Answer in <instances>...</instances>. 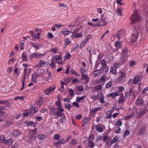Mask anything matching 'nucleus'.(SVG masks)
Masks as SVG:
<instances>
[{"mask_svg": "<svg viewBox=\"0 0 148 148\" xmlns=\"http://www.w3.org/2000/svg\"><path fill=\"white\" fill-rule=\"evenodd\" d=\"M4 143L6 145H10L12 144L13 141L11 139H9L6 140L4 141Z\"/></svg>", "mask_w": 148, "mask_h": 148, "instance_id": "bb28decb", "label": "nucleus"}, {"mask_svg": "<svg viewBox=\"0 0 148 148\" xmlns=\"http://www.w3.org/2000/svg\"><path fill=\"white\" fill-rule=\"evenodd\" d=\"M101 69L103 73L106 74L107 73L109 70V67L107 66L103 67Z\"/></svg>", "mask_w": 148, "mask_h": 148, "instance_id": "cd10ccee", "label": "nucleus"}, {"mask_svg": "<svg viewBox=\"0 0 148 148\" xmlns=\"http://www.w3.org/2000/svg\"><path fill=\"white\" fill-rule=\"evenodd\" d=\"M30 134H37V128H36L34 130H30Z\"/></svg>", "mask_w": 148, "mask_h": 148, "instance_id": "49530a36", "label": "nucleus"}, {"mask_svg": "<svg viewBox=\"0 0 148 148\" xmlns=\"http://www.w3.org/2000/svg\"><path fill=\"white\" fill-rule=\"evenodd\" d=\"M54 58L57 61H60L62 59L61 55H56L54 56Z\"/></svg>", "mask_w": 148, "mask_h": 148, "instance_id": "c85d7f7f", "label": "nucleus"}, {"mask_svg": "<svg viewBox=\"0 0 148 148\" xmlns=\"http://www.w3.org/2000/svg\"><path fill=\"white\" fill-rule=\"evenodd\" d=\"M123 0H116V3L117 4L122 5L123 4L122 2Z\"/></svg>", "mask_w": 148, "mask_h": 148, "instance_id": "e2e57ef3", "label": "nucleus"}, {"mask_svg": "<svg viewBox=\"0 0 148 148\" xmlns=\"http://www.w3.org/2000/svg\"><path fill=\"white\" fill-rule=\"evenodd\" d=\"M62 116V117L60 119V121L61 123H64L65 122L66 118L65 114L63 115Z\"/></svg>", "mask_w": 148, "mask_h": 148, "instance_id": "58836bf2", "label": "nucleus"}, {"mask_svg": "<svg viewBox=\"0 0 148 148\" xmlns=\"http://www.w3.org/2000/svg\"><path fill=\"white\" fill-rule=\"evenodd\" d=\"M135 28V29L132 35L129 38L130 40L132 42L136 41L138 38V34L139 32V30L136 27Z\"/></svg>", "mask_w": 148, "mask_h": 148, "instance_id": "7ed1b4c3", "label": "nucleus"}, {"mask_svg": "<svg viewBox=\"0 0 148 148\" xmlns=\"http://www.w3.org/2000/svg\"><path fill=\"white\" fill-rule=\"evenodd\" d=\"M21 134V133L19 130H14L12 135L14 136L17 137L19 136Z\"/></svg>", "mask_w": 148, "mask_h": 148, "instance_id": "4468645a", "label": "nucleus"}, {"mask_svg": "<svg viewBox=\"0 0 148 148\" xmlns=\"http://www.w3.org/2000/svg\"><path fill=\"white\" fill-rule=\"evenodd\" d=\"M86 97V96L84 95L80 97H77L76 98V101L77 102H80L82 100H83Z\"/></svg>", "mask_w": 148, "mask_h": 148, "instance_id": "e433bc0d", "label": "nucleus"}, {"mask_svg": "<svg viewBox=\"0 0 148 148\" xmlns=\"http://www.w3.org/2000/svg\"><path fill=\"white\" fill-rule=\"evenodd\" d=\"M6 108L4 106H0V117L2 116L3 115L7 116L8 114L5 111H3L5 110Z\"/></svg>", "mask_w": 148, "mask_h": 148, "instance_id": "1a4fd4ad", "label": "nucleus"}, {"mask_svg": "<svg viewBox=\"0 0 148 148\" xmlns=\"http://www.w3.org/2000/svg\"><path fill=\"white\" fill-rule=\"evenodd\" d=\"M43 102V99L42 98H40L38 99L36 102V104L38 106H40Z\"/></svg>", "mask_w": 148, "mask_h": 148, "instance_id": "6ab92c4d", "label": "nucleus"}, {"mask_svg": "<svg viewBox=\"0 0 148 148\" xmlns=\"http://www.w3.org/2000/svg\"><path fill=\"white\" fill-rule=\"evenodd\" d=\"M48 108L50 109V114L51 115L53 116H55L56 115V112L54 107H53L51 105H49L48 106Z\"/></svg>", "mask_w": 148, "mask_h": 148, "instance_id": "9d476101", "label": "nucleus"}, {"mask_svg": "<svg viewBox=\"0 0 148 148\" xmlns=\"http://www.w3.org/2000/svg\"><path fill=\"white\" fill-rule=\"evenodd\" d=\"M88 145L91 148H93L95 146L94 144L92 141H89Z\"/></svg>", "mask_w": 148, "mask_h": 148, "instance_id": "680f3d73", "label": "nucleus"}, {"mask_svg": "<svg viewBox=\"0 0 148 148\" xmlns=\"http://www.w3.org/2000/svg\"><path fill=\"white\" fill-rule=\"evenodd\" d=\"M128 50L127 48L124 47L122 49V51L121 54V56L120 58V61L122 63H124L127 60V54Z\"/></svg>", "mask_w": 148, "mask_h": 148, "instance_id": "f03ea898", "label": "nucleus"}, {"mask_svg": "<svg viewBox=\"0 0 148 148\" xmlns=\"http://www.w3.org/2000/svg\"><path fill=\"white\" fill-rule=\"evenodd\" d=\"M132 113L131 114L133 115V116L136 114L137 112L136 109L134 108L132 110Z\"/></svg>", "mask_w": 148, "mask_h": 148, "instance_id": "bf43d9fd", "label": "nucleus"}, {"mask_svg": "<svg viewBox=\"0 0 148 148\" xmlns=\"http://www.w3.org/2000/svg\"><path fill=\"white\" fill-rule=\"evenodd\" d=\"M97 126L96 127V129L97 130L100 132H102L103 131V130L102 128L99 126H97Z\"/></svg>", "mask_w": 148, "mask_h": 148, "instance_id": "ea45409f", "label": "nucleus"}, {"mask_svg": "<svg viewBox=\"0 0 148 148\" xmlns=\"http://www.w3.org/2000/svg\"><path fill=\"white\" fill-rule=\"evenodd\" d=\"M82 78L83 79H84L85 80V81L84 82L85 84H87L88 82L89 78L88 77L86 74L84 75L83 76H82Z\"/></svg>", "mask_w": 148, "mask_h": 148, "instance_id": "5701e85b", "label": "nucleus"}, {"mask_svg": "<svg viewBox=\"0 0 148 148\" xmlns=\"http://www.w3.org/2000/svg\"><path fill=\"white\" fill-rule=\"evenodd\" d=\"M146 112L145 108H140L139 110V113L141 115H144Z\"/></svg>", "mask_w": 148, "mask_h": 148, "instance_id": "7c9ffc66", "label": "nucleus"}, {"mask_svg": "<svg viewBox=\"0 0 148 148\" xmlns=\"http://www.w3.org/2000/svg\"><path fill=\"white\" fill-rule=\"evenodd\" d=\"M30 108L31 110H34V113L37 112L38 111V108L34 106L31 105L30 106Z\"/></svg>", "mask_w": 148, "mask_h": 148, "instance_id": "c9c22d12", "label": "nucleus"}, {"mask_svg": "<svg viewBox=\"0 0 148 148\" xmlns=\"http://www.w3.org/2000/svg\"><path fill=\"white\" fill-rule=\"evenodd\" d=\"M138 11L137 10H135L130 17L131 24L133 26H134L135 27L134 25L137 22L140 21V16L138 14Z\"/></svg>", "mask_w": 148, "mask_h": 148, "instance_id": "f257e3e1", "label": "nucleus"}, {"mask_svg": "<svg viewBox=\"0 0 148 148\" xmlns=\"http://www.w3.org/2000/svg\"><path fill=\"white\" fill-rule=\"evenodd\" d=\"M94 135L92 134H90L89 137V141H92L94 140Z\"/></svg>", "mask_w": 148, "mask_h": 148, "instance_id": "338daca9", "label": "nucleus"}, {"mask_svg": "<svg viewBox=\"0 0 148 148\" xmlns=\"http://www.w3.org/2000/svg\"><path fill=\"white\" fill-rule=\"evenodd\" d=\"M102 110V108L101 107H99L96 108L92 109L90 111V112L92 113H95L97 112L98 111H101Z\"/></svg>", "mask_w": 148, "mask_h": 148, "instance_id": "412c9836", "label": "nucleus"}, {"mask_svg": "<svg viewBox=\"0 0 148 148\" xmlns=\"http://www.w3.org/2000/svg\"><path fill=\"white\" fill-rule=\"evenodd\" d=\"M87 42V41L84 39L80 43L79 45V48L80 49L82 48L86 45Z\"/></svg>", "mask_w": 148, "mask_h": 148, "instance_id": "b1692460", "label": "nucleus"}, {"mask_svg": "<svg viewBox=\"0 0 148 148\" xmlns=\"http://www.w3.org/2000/svg\"><path fill=\"white\" fill-rule=\"evenodd\" d=\"M30 134L32 138L31 140V141H30V142L32 143V141H33L34 140L36 136L35 135V134Z\"/></svg>", "mask_w": 148, "mask_h": 148, "instance_id": "de8ad7c7", "label": "nucleus"}, {"mask_svg": "<svg viewBox=\"0 0 148 148\" xmlns=\"http://www.w3.org/2000/svg\"><path fill=\"white\" fill-rule=\"evenodd\" d=\"M56 105L57 107V109L60 112H63L64 109L62 108V105L60 101L56 102Z\"/></svg>", "mask_w": 148, "mask_h": 148, "instance_id": "9b49d317", "label": "nucleus"}, {"mask_svg": "<svg viewBox=\"0 0 148 148\" xmlns=\"http://www.w3.org/2000/svg\"><path fill=\"white\" fill-rule=\"evenodd\" d=\"M47 137L45 134H39L38 135V138L41 140H43L45 139Z\"/></svg>", "mask_w": 148, "mask_h": 148, "instance_id": "a878e982", "label": "nucleus"}, {"mask_svg": "<svg viewBox=\"0 0 148 148\" xmlns=\"http://www.w3.org/2000/svg\"><path fill=\"white\" fill-rule=\"evenodd\" d=\"M121 62V63H115L114 64V67H115V68L116 69L117 68H118V67H119L120 66H121V64L122 63L121 62V61H120Z\"/></svg>", "mask_w": 148, "mask_h": 148, "instance_id": "052dcab7", "label": "nucleus"}, {"mask_svg": "<svg viewBox=\"0 0 148 148\" xmlns=\"http://www.w3.org/2000/svg\"><path fill=\"white\" fill-rule=\"evenodd\" d=\"M71 57V55L69 53H67L65 56L63 57V58L64 59V60H68L69 58H70Z\"/></svg>", "mask_w": 148, "mask_h": 148, "instance_id": "4c0bfd02", "label": "nucleus"}, {"mask_svg": "<svg viewBox=\"0 0 148 148\" xmlns=\"http://www.w3.org/2000/svg\"><path fill=\"white\" fill-rule=\"evenodd\" d=\"M99 95L98 93L97 94V96L99 98V100H100V103H104L105 102V101L104 100V98L103 95L102 94L101 92L100 93V95L99 96H98Z\"/></svg>", "mask_w": 148, "mask_h": 148, "instance_id": "aec40b11", "label": "nucleus"}, {"mask_svg": "<svg viewBox=\"0 0 148 148\" xmlns=\"http://www.w3.org/2000/svg\"><path fill=\"white\" fill-rule=\"evenodd\" d=\"M102 87L101 85H99L95 87V88L97 91L101 90L102 89Z\"/></svg>", "mask_w": 148, "mask_h": 148, "instance_id": "a18cd8bd", "label": "nucleus"}, {"mask_svg": "<svg viewBox=\"0 0 148 148\" xmlns=\"http://www.w3.org/2000/svg\"><path fill=\"white\" fill-rule=\"evenodd\" d=\"M125 100V99L124 97L123 94H121L119 99L118 103H123Z\"/></svg>", "mask_w": 148, "mask_h": 148, "instance_id": "a211bd4d", "label": "nucleus"}, {"mask_svg": "<svg viewBox=\"0 0 148 148\" xmlns=\"http://www.w3.org/2000/svg\"><path fill=\"white\" fill-rule=\"evenodd\" d=\"M146 130V128L145 127H143L140 129V131L139 132L138 134H142L144 133Z\"/></svg>", "mask_w": 148, "mask_h": 148, "instance_id": "37998d69", "label": "nucleus"}, {"mask_svg": "<svg viewBox=\"0 0 148 148\" xmlns=\"http://www.w3.org/2000/svg\"><path fill=\"white\" fill-rule=\"evenodd\" d=\"M144 13L145 15L148 18V6L145 8L144 9Z\"/></svg>", "mask_w": 148, "mask_h": 148, "instance_id": "603ef678", "label": "nucleus"}, {"mask_svg": "<svg viewBox=\"0 0 148 148\" xmlns=\"http://www.w3.org/2000/svg\"><path fill=\"white\" fill-rule=\"evenodd\" d=\"M71 73L73 75L77 76L79 77L80 76V75L79 74H77V72L75 71L74 70H73L72 69L71 71Z\"/></svg>", "mask_w": 148, "mask_h": 148, "instance_id": "4d7b16f0", "label": "nucleus"}, {"mask_svg": "<svg viewBox=\"0 0 148 148\" xmlns=\"http://www.w3.org/2000/svg\"><path fill=\"white\" fill-rule=\"evenodd\" d=\"M92 38V37L91 35L90 34L87 35L86 37L84 39L87 41L88 42V40L91 39Z\"/></svg>", "mask_w": 148, "mask_h": 148, "instance_id": "09e8293b", "label": "nucleus"}, {"mask_svg": "<svg viewBox=\"0 0 148 148\" xmlns=\"http://www.w3.org/2000/svg\"><path fill=\"white\" fill-rule=\"evenodd\" d=\"M66 140L64 139H61L58 140L57 143L58 144H65L66 143Z\"/></svg>", "mask_w": 148, "mask_h": 148, "instance_id": "72a5a7b5", "label": "nucleus"}, {"mask_svg": "<svg viewBox=\"0 0 148 148\" xmlns=\"http://www.w3.org/2000/svg\"><path fill=\"white\" fill-rule=\"evenodd\" d=\"M38 77V75L36 73H34L32 75V82L34 83H36L37 81V79Z\"/></svg>", "mask_w": 148, "mask_h": 148, "instance_id": "ddd939ff", "label": "nucleus"}, {"mask_svg": "<svg viewBox=\"0 0 148 148\" xmlns=\"http://www.w3.org/2000/svg\"><path fill=\"white\" fill-rule=\"evenodd\" d=\"M117 15L121 16L122 15V10L121 8H118L117 10Z\"/></svg>", "mask_w": 148, "mask_h": 148, "instance_id": "864d4df0", "label": "nucleus"}, {"mask_svg": "<svg viewBox=\"0 0 148 148\" xmlns=\"http://www.w3.org/2000/svg\"><path fill=\"white\" fill-rule=\"evenodd\" d=\"M118 137L117 136H115L111 141V143L113 144L114 143H116L118 141Z\"/></svg>", "mask_w": 148, "mask_h": 148, "instance_id": "a19ab883", "label": "nucleus"}, {"mask_svg": "<svg viewBox=\"0 0 148 148\" xmlns=\"http://www.w3.org/2000/svg\"><path fill=\"white\" fill-rule=\"evenodd\" d=\"M135 91L134 90V88H132L131 89H130L129 90V91L128 92H129L130 94L131 95V96H135Z\"/></svg>", "mask_w": 148, "mask_h": 148, "instance_id": "2f4dec72", "label": "nucleus"}, {"mask_svg": "<svg viewBox=\"0 0 148 148\" xmlns=\"http://www.w3.org/2000/svg\"><path fill=\"white\" fill-rule=\"evenodd\" d=\"M107 24V22L106 21V19L103 17V15H101V18L99 19V21L97 24V27H101L106 25Z\"/></svg>", "mask_w": 148, "mask_h": 148, "instance_id": "39448f33", "label": "nucleus"}, {"mask_svg": "<svg viewBox=\"0 0 148 148\" xmlns=\"http://www.w3.org/2000/svg\"><path fill=\"white\" fill-rule=\"evenodd\" d=\"M83 36V34L82 33H77L76 34L75 37L76 38H78L82 37Z\"/></svg>", "mask_w": 148, "mask_h": 148, "instance_id": "3c124183", "label": "nucleus"}, {"mask_svg": "<svg viewBox=\"0 0 148 148\" xmlns=\"http://www.w3.org/2000/svg\"><path fill=\"white\" fill-rule=\"evenodd\" d=\"M120 75L117 78V81L121 83L123 81V78L126 76V74L123 71L120 72Z\"/></svg>", "mask_w": 148, "mask_h": 148, "instance_id": "0eeeda50", "label": "nucleus"}, {"mask_svg": "<svg viewBox=\"0 0 148 148\" xmlns=\"http://www.w3.org/2000/svg\"><path fill=\"white\" fill-rule=\"evenodd\" d=\"M107 97H111L113 99H114L116 97L114 92L107 95Z\"/></svg>", "mask_w": 148, "mask_h": 148, "instance_id": "c03bdc74", "label": "nucleus"}, {"mask_svg": "<svg viewBox=\"0 0 148 148\" xmlns=\"http://www.w3.org/2000/svg\"><path fill=\"white\" fill-rule=\"evenodd\" d=\"M115 45L118 48H120L122 47L121 41L119 40L115 42Z\"/></svg>", "mask_w": 148, "mask_h": 148, "instance_id": "4be33fe9", "label": "nucleus"}, {"mask_svg": "<svg viewBox=\"0 0 148 148\" xmlns=\"http://www.w3.org/2000/svg\"><path fill=\"white\" fill-rule=\"evenodd\" d=\"M58 51V49L56 48H53L51 49L50 51L51 52H52L53 53H57V52Z\"/></svg>", "mask_w": 148, "mask_h": 148, "instance_id": "774afa93", "label": "nucleus"}, {"mask_svg": "<svg viewBox=\"0 0 148 148\" xmlns=\"http://www.w3.org/2000/svg\"><path fill=\"white\" fill-rule=\"evenodd\" d=\"M22 59L23 62L27 61L28 60L26 54L25 52H23L22 54Z\"/></svg>", "mask_w": 148, "mask_h": 148, "instance_id": "393cba45", "label": "nucleus"}, {"mask_svg": "<svg viewBox=\"0 0 148 148\" xmlns=\"http://www.w3.org/2000/svg\"><path fill=\"white\" fill-rule=\"evenodd\" d=\"M36 52H35L34 53H32L30 54L29 56L30 58L32 59L34 58H36L35 55H36Z\"/></svg>", "mask_w": 148, "mask_h": 148, "instance_id": "69168bd1", "label": "nucleus"}, {"mask_svg": "<svg viewBox=\"0 0 148 148\" xmlns=\"http://www.w3.org/2000/svg\"><path fill=\"white\" fill-rule=\"evenodd\" d=\"M44 77L45 79L47 81H48L51 78V75L50 73L49 72H47V73L45 74Z\"/></svg>", "mask_w": 148, "mask_h": 148, "instance_id": "f3484780", "label": "nucleus"}, {"mask_svg": "<svg viewBox=\"0 0 148 148\" xmlns=\"http://www.w3.org/2000/svg\"><path fill=\"white\" fill-rule=\"evenodd\" d=\"M122 32L121 30L118 31L117 33L114 35V37L115 38H117L118 39L120 40L122 38Z\"/></svg>", "mask_w": 148, "mask_h": 148, "instance_id": "f8f14e48", "label": "nucleus"}, {"mask_svg": "<svg viewBox=\"0 0 148 148\" xmlns=\"http://www.w3.org/2000/svg\"><path fill=\"white\" fill-rule=\"evenodd\" d=\"M88 119L87 117H85L83 119L82 122L83 124L82 126H84L85 125H86L88 122Z\"/></svg>", "mask_w": 148, "mask_h": 148, "instance_id": "c756f323", "label": "nucleus"}, {"mask_svg": "<svg viewBox=\"0 0 148 148\" xmlns=\"http://www.w3.org/2000/svg\"><path fill=\"white\" fill-rule=\"evenodd\" d=\"M56 88V86L53 85L45 89L44 92L47 95H49L51 94V93Z\"/></svg>", "mask_w": 148, "mask_h": 148, "instance_id": "20e7f679", "label": "nucleus"}, {"mask_svg": "<svg viewBox=\"0 0 148 148\" xmlns=\"http://www.w3.org/2000/svg\"><path fill=\"white\" fill-rule=\"evenodd\" d=\"M112 84V82L111 81H109L107 82L106 85V88H110Z\"/></svg>", "mask_w": 148, "mask_h": 148, "instance_id": "473e14b6", "label": "nucleus"}, {"mask_svg": "<svg viewBox=\"0 0 148 148\" xmlns=\"http://www.w3.org/2000/svg\"><path fill=\"white\" fill-rule=\"evenodd\" d=\"M101 72L100 70L97 69L96 70L93 74V77L94 78H97L99 77L101 75Z\"/></svg>", "mask_w": 148, "mask_h": 148, "instance_id": "2eb2a0df", "label": "nucleus"}, {"mask_svg": "<svg viewBox=\"0 0 148 148\" xmlns=\"http://www.w3.org/2000/svg\"><path fill=\"white\" fill-rule=\"evenodd\" d=\"M48 62L41 60L40 61L38 64L37 66L38 67H47L49 65Z\"/></svg>", "mask_w": 148, "mask_h": 148, "instance_id": "423d86ee", "label": "nucleus"}, {"mask_svg": "<svg viewBox=\"0 0 148 148\" xmlns=\"http://www.w3.org/2000/svg\"><path fill=\"white\" fill-rule=\"evenodd\" d=\"M62 112H60L59 111H57L56 112V114H57V116H63V115L65 114L64 113Z\"/></svg>", "mask_w": 148, "mask_h": 148, "instance_id": "6e6d98bb", "label": "nucleus"}, {"mask_svg": "<svg viewBox=\"0 0 148 148\" xmlns=\"http://www.w3.org/2000/svg\"><path fill=\"white\" fill-rule=\"evenodd\" d=\"M139 80V76H136L133 80V82L135 84H136L137 83Z\"/></svg>", "mask_w": 148, "mask_h": 148, "instance_id": "79ce46f5", "label": "nucleus"}, {"mask_svg": "<svg viewBox=\"0 0 148 148\" xmlns=\"http://www.w3.org/2000/svg\"><path fill=\"white\" fill-rule=\"evenodd\" d=\"M61 33L65 36H67L69 34L70 32L69 31H61Z\"/></svg>", "mask_w": 148, "mask_h": 148, "instance_id": "8fccbe9b", "label": "nucleus"}, {"mask_svg": "<svg viewBox=\"0 0 148 148\" xmlns=\"http://www.w3.org/2000/svg\"><path fill=\"white\" fill-rule=\"evenodd\" d=\"M130 134V132L129 130H126L124 132L123 135V137H125V136L128 135Z\"/></svg>", "mask_w": 148, "mask_h": 148, "instance_id": "0e129e2a", "label": "nucleus"}, {"mask_svg": "<svg viewBox=\"0 0 148 148\" xmlns=\"http://www.w3.org/2000/svg\"><path fill=\"white\" fill-rule=\"evenodd\" d=\"M116 68L115 67H112L110 69V71L114 75H115L116 73Z\"/></svg>", "mask_w": 148, "mask_h": 148, "instance_id": "f704fd0d", "label": "nucleus"}, {"mask_svg": "<svg viewBox=\"0 0 148 148\" xmlns=\"http://www.w3.org/2000/svg\"><path fill=\"white\" fill-rule=\"evenodd\" d=\"M5 101H7V102L5 103V105L8 107L10 108L12 107V104L8 102L9 101L6 100Z\"/></svg>", "mask_w": 148, "mask_h": 148, "instance_id": "5fc2aeb1", "label": "nucleus"}, {"mask_svg": "<svg viewBox=\"0 0 148 148\" xmlns=\"http://www.w3.org/2000/svg\"><path fill=\"white\" fill-rule=\"evenodd\" d=\"M80 72L82 73V76H83L84 75L86 74H84V73L86 72V70L84 68H81L80 69Z\"/></svg>", "mask_w": 148, "mask_h": 148, "instance_id": "13d9d810", "label": "nucleus"}, {"mask_svg": "<svg viewBox=\"0 0 148 148\" xmlns=\"http://www.w3.org/2000/svg\"><path fill=\"white\" fill-rule=\"evenodd\" d=\"M46 54L44 53L43 54H41L38 52H36L35 57L36 58H42L45 56Z\"/></svg>", "mask_w": 148, "mask_h": 148, "instance_id": "dca6fc26", "label": "nucleus"}, {"mask_svg": "<svg viewBox=\"0 0 148 148\" xmlns=\"http://www.w3.org/2000/svg\"><path fill=\"white\" fill-rule=\"evenodd\" d=\"M136 103V105L139 106H142L143 105L144 102L142 98L141 97H138L137 98Z\"/></svg>", "mask_w": 148, "mask_h": 148, "instance_id": "6e6552de", "label": "nucleus"}]
</instances>
